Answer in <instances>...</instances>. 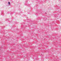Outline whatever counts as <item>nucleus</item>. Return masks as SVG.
I'll list each match as a JSON object with an SVG mask.
<instances>
[{
    "instance_id": "f257e3e1",
    "label": "nucleus",
    "mask_w": 61,
    "mask_h": 61,
    "mask_svg": "<svg viewBox=\"0 0 61 61\" xmlns=\"http://www.w3.org/2000/svg\"><path fill=\"white\" fill-rule=\"evenodd\" d=\"M4 11H1V15H4Z\"/></svg>"
},
{
    "instance_id": "f03ea898",
    "label": "nucleus",
    "mask_w": 61,
    "mask_h": 61,
    "mask_svg": "<svg viewBox=\"0 0 61 61\" xmlns=\"http://www.w3.org/2000/svg\"><path fill=\"white\" fill-rule=\"evenodd\" d=\"M26 3H25V5H27V1L26 0Z\"/></svg>"
},
{
    "instance_id": "7ed1b4c3",
    "label": "nucleus",
    "mask_w": 61,
    "mask_h": 61,
    "mask_svg": "<svg viewBox=\"0 0 61 61\" xmlns=\"http://www.w3.org/2000/svg\"><path fill=\"white\" fill-rule=\"evenodd\" d=\"M47 18H45L43 19V20L44 21H46L47 20Z\"/></svg>"
},
{
    "instance_id": "20e7f679",
    "label": "nucleus",
    "mask_w": 61,
    "mask_h": 61,
    "mask_svg": "<svg viewBox=\"0 0 61 61\" xmlns=\"http://www.w3.org/2000/svg\"><path fill=\"white\" fill-rule=\"evenodd\" d=\"M8 4L9 5H10V2H8Z\"/></svg>"
},
{
    "instance_id": "39448f33",
    "label": "nucleus",
    "mask_w": 61,
    "mask_h": 61,
    "mask_svg": "<svg viewBox=\"0 0 61 61\" xmlns=\"http://www.w3.org/2000/svg\"><path fill=\"white\" fill-rule=\"evenodd\" d=\"M7 20H8V21L9 20V19H7Z\"/></svg>"
},
{
    "instance_id": "423d86ee",
    "label": "nucleus",
    "mask_w": 61,
    "mask_h": 61,
    "mask_svg": "<svg viewBox=\"0 0 61 61\" xmlns=\"http://www.w3.org/2000/svg\"><path fill=\"white\" fill-rule=\"evenodd\" d=\"M45 14H46V13L45 12Z\"/></svg>"
}]
</instances>
